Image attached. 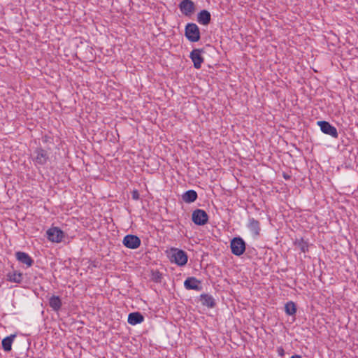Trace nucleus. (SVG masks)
<instances>
[{
	"label": "nucleus",
	"instance_id": "f257e3e1",
	"mask_svg": "<svg viewBox=\"0 0 358 358\" xmlns=\"http://www.w3.org/2000/svg\"><path fill=\"white\" fill-rule=\"evenodd\" d=\"M185 36L190 42H197L200 40V31L195 23H187L185 29Z\"/></svg>",
	"mask_w": 358,
	"mask_h": 358
},
{
	"label": "nucleus",
	"instance_id": "f03ea898",
	"mask_svg": "<svg viewBox=\"0 0 358 358\" xmlns=\"http://www.w3.org/2000/svg\"><path fill=\"white\" fill-rule=\"evenodd\" d=\"M245 242L241 237H234L230 243V248L233 255L241 256L245 251Z\"/></svg>",
	"mask_w": 358,
	"mask_h": 358
},
{
	"label": "nucleus",
	"instance_id": "7ed1b4c3",
	"mask_svg": "<svg viewBox=\"0 0 358 358\" xmlns=\"http://www.w3.org/2000/svg\"><path fill=\"white\" fill-rule=\"evenodd\" d=\"M192 220L195 224L202 226L208 222V215L205 210L196 209L192 214Z\"/></svg>",
	"mask_w": 358,
	"mask_h": 358
},
{
	"label": "nucleus",
	"instance_id": "20e7f679",
	"mask_svg": "<svg viewBox=\"0 0 358 358\" xmlns=\"http://www.w3.org/2000/svg\"><path fill=\"white\" fill-rule=\"evenodd\" d=\"M171 255V262H175L178 266H184L187 262V255L182 250L173 249Z\"/></svg>",
	"mask_w": 358,
	"mask_h": 358
},
{
	"label": "nucleus",
	"instance_id": "39448f33",
	"mask_svg": "<svg viewBox=\"0 0 358 358\" xmlns=\"http://www.w3.org/2000/svg\"><path fill=\"white\" fill-rule=\"evenodd\" d=\"M49 241L54 243H60L64 236V233L58 227H51L47 231Z\"/></svg>",
	"mask_w": 358,
	"mask_h": 358
},
{
	"label": "nucleus",
	"instance_id": "423d86ee",
	"mask_svg": "<svg viewBox=\"0 0 358 358\" xmlns=\"http://www.w3.org/2000/svg\"><path fill=\"white\" fill-rule=\"evenodd\" d=\"M317 124L320 127V129L324 134L329 135L334 138L338 137L336 128L332 126L329 122L327 121H318Z\"/></svg>",
	"mask_w": 358,
	"mask_h": 358
},
{
	"label": "nucleus",
	"instance_id": "0eeeda50",
	"mask_svg": "<svg viewBox=\"0 0 358 358\" xmlns=\"http://www.w3.org/2000/svg\"><path fill=\"white\" fill-rule=\"evenodd\" d=\"M178 7L181 13L185 16H190L195 11V5L192 0H182Z\"/></svg>",
	"mask_w": 358,
	"mask_h": 358
},
{
	"label": "nucleus",
	"instance_id": "6e6552de",
	"mask_svg": "<svg viewBox=\"0 0 358 358\" xmlns=\"http://www.w3.org/2000/svg\"><path fill=\"white\" fill-rule=\"evenodd\" d=\"M141 239L136 235H126L122 241L123 245L129 249H136L141 245Z\"/></svg>",
	"mask_w": 358,
	"mask_h": 358
},
{
	"label": "nucleus",
	"instance_id": "1a4fd4ad",
	"mask_svg": "<svg viewBox=\"0 0 358 358\" xmlns=\"http://www.w3.org/2000/svg\"><path fill=\"white\" fill-rule=\"evenodd\" d=\"M203 52V49H194L189 55V57L191 58L194 67L196 69H199L201 66V64L204 61V58L202 57L201 53Z\"/></svg>",
	"mask_w": 358,
	"mask_h": 358
},
{
	"label": "nucleus",
	"instance_id": "9d476101",
	"mask_svg": "<svg viewBox=\"0 0 358 358\" xmlns=\"http://www.w3.org/2000/svg\"><path fill=\"white\" fill-rule=\"evenodd\" d=\"M36 155L34 157V162L40 165H44L48 162L49 157L47 152L41 148H38L34 151Z\"/></svg>",
	"mask_w": 358,
	"mask_h": 358
},
{
	"label": "nucleus",
	"instance_id": "9b49d317",
	"mask_svg": "<svg viewBox=\"0 0 358 358\" xmlns=\"http://www.w3.org/2000/svg\"><path fill=\"white\" fill-rule=\"evenodd\" d=\"M184 286L189 290L200 291L202 289L201 282L194 277L187 278L184 282Z\"/></svg>",
	"mask_w": 358,
	"mask_h": 358
},
{
	"label": "nucleus",
	"instance_id": "f8f14e48",
	"mask_svg": "<svg viewBox=\"0 0 358 358\" xmlns=\"http://www.w3.org/2000/svg\"><path fill=\"white\" fill-rule=\"evenodd\" d=\"M16 259L22 264H26L27 267H30L34 264L32 258L26 252H17L15 253Z\"/></svg>",
	"mask_w": 358,
	"mask_h": 358
},
{
	"label": "nucleus",
	"instance_id": "ddd939ff",
	"mask_svg": "<svg viewBox=\"0 0 358 358\" xmlns=\"http://www.w3.org/2000/svg\"><path fill=\"white\" fill-rule=\"evenodd\" d=\"M144 320L143 315L139 312L131 313L128 315V323L131 325H136Z\"/></svg>",
	"mask_w": 358,
	"mask_h": 358
},
{
	"label": "nucleus",
	"instance_id": "4468645a",
	"mask_svg": "<svg viewBox=\"0 0 358 358\" xmlns=\"http://www.w3.org/2000/svg\"><path fill=\"white\" fill-rule=\"evenodd\" d=\"M211 20L210 13L206 10H202L197 15V21L203 25H207Z\"/></svg>",
	"mask_w": 358,
	"mask_h": 358
},
{
	"label": "nucleus",
	"instance_id": "2eb2a0df",
	"mask_svg": "<svg viewBox=\"0 0 358 358\" xmlns=\"http://www.w3.org/2000/svg\"><path fill=\"white\" fill-rule=\"evenodd\" d=\"M200 300L203 306L212 308L215 306V301L214 298L208 294H202L200 296Z\"/></svg>",
	"mask_w": 358,
	"mask_h": 358
},
{
	"label": "nucleus",
	"instance_id": "dca6fc26",
	"mask_svg": "<svg viewBox=\"0 0 358 358\" xmlns=\"http://www.w3.org/2000/svg\"><path fill=\"white\" fill-rule=\"evenodd\" d=\"M49 306L55 311L59 310L62 306V300L59 296L52 295L49 299Z\"/></svg>",
	"mask_w": 358,
	"mask_h": 358
},
{
	"label": "nucleus",
	"instance_id": "f3484780",
	"mask_svg": "<svg viewBox=\"0 0 358 358\" xmlns=\"http://www.w3.org/2000/svg\"><path fill=\"white\" fill-rule=\"evenodd\" d=\"M250 231L255 236H257L260 233V226L259 222L257 220L254 218H250L249 220L248 225Z\"/></svg>",
	"mask_w": 358,
	"mask_h": 358
},
{
	"label": "nucleus",
	"instance_id": "a211bd4d",
	"mask_svg": "<svg viewBox=\"0 0 358 358\" xmlns=\"http://www.w3.org/2000/svg\"><path fill=\"white\" fill-rule=\"evenodd\" d=\"M16 337L15 334H11L2 340V348L6 352H10L12 349V343Z\"/></svg>",
	"mask_w": 358,
	"mask_h": 358
},
{
	"label": "nucleus",
	"instance_id": "6ab92c4d",
	"mask_svg": "<svg viewBox=\"0 0 358 358\" xmlns=\"http://www.w3.org/2000/svg\"><path fill=\"white\" fill-rule=\"evenodd\" d=\"M197 197H198V195H197L196 192L194 190H192V189L185 192L182 196V200L185 203H189L195 201L196 200Z\"/></svg>",
	"mask_w": 358,
	"mask_h": 358
},
{
	"label": "nucleus",
	"instance_id": "aec40b11",
	"mask_svg": "<svg viewBox=\"0 0 358 358\" xmlns=\"http://www.w3.org/2000/svg\"><path fill=\"white\" fill-rule=\"evenodd\" d=\"M22 273L17 271H13L12 273L10 272L7 274V280L10 282L20 283L22 281Z\"/></svg>",
	"mask_w": 358,
	"mask_h": 358
},
{
	"label": "nucleus",
	"instance_id": "412c9836",
	"mask_svg": "<svg viewBox=\"0 0 358 358\" xmlns=\"http://www.w3.org/2000/svg\"><path fill=\"white\" fill-rule=\"evenodd\" d=\"M285 310L287 315H294L296 312V306L292 301H289L285 305Z\"/></svg>",
	"mask_w": 358,
	"mask_h": 358
},
{
	"label": "nucleus",
	"instance_id": "4be33fe9",
	"mask_svg": "<svg viewBox=\"0 0 358 358\" xmlns=\"http://www.w3.org/2000/svg\"><path fill=\"white\" fill-rule=\"evenodd\" d=\"M151 280L155 282H161L162 279V274L157 270H152L151 271Z\"/></svg>",
	"mask_w": 358,
	"mask_h": 358
},
{
	"label": "nucleus",
	"instance_id": "5701e85b",
	"mask_svg": "<svg viewBox=\"0 0 358 358\" xmlns=\"http://www.w3.org/2000/svg\"><path fill=\"white\" fill-rule=\"evenodd\" d=\"M299 247L303 252H306L308 250V245L306 242L301 240L299 243Z\"/></svg>",
	"mask_w": 358,
	"mask_h": 358
},
{
	"label": "nucleus",
	"instance_id": "b1692460",
	"mask_svg": "<svg viewBox=\"0 0 358 358\" xmlns=\"http://www.w3.org/2000/svg\"><path fill=\"white\" fill-rule=\"evenodd\" d=\"M132 198L134 200H138L139 199V194L137 190H134L132 192Z\"/></svg>",
	"mask_w": 358,
	"mask_h": 358
},
{
	"label": "nucleus",
	"instance_id": "393cba45",
	"mask_svg": "<svg viewBox=\"0 0 358 358\" xmlns=\"http://www.w3.org/2000/svg\"><path fill=\"white\" fill-rule=\"evenodd\" d=\"M277 352H278V355H280L281 357H283L285 355L284 349L282 347L278 348Z\"/></svg>",
	"mask_w": 358,
	"mask_h": 358
},
{
	"label": "nucleus",
	"instance_id": "a878e982",
	"mask_svg": "<svg viewBox=\"0 0 358 358\" xmlns=\"http://www.w3.org/2000/svg\"><path fill=\"white\" fill-rule=\"evenodd\" d=\"M283 177H284V178H285V179H286V180H288V179H289V178H290V176H289L288 174L285 173H283Z\"/></svg>",
	"mask_w": 358,
	"mask_h": 358
},
{
	"label": "nucleus",
	"instance_id": "bb28decb",
	"mask_svg": "<svg viewBox=\"0 0 358 358\" xmlns=\"http://www.w3.org/2000/svg\"><path fill=\"white\" fill-rule=\"evenodd\" d=\"M290 358H301V357L300 355H295L292 356Z\"/></svg>",
	"mask_w": 358,
	"mask_h": 358
}]
</instances>
